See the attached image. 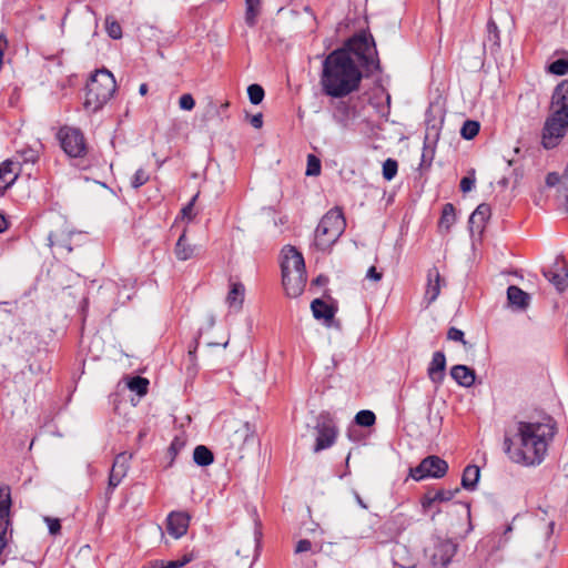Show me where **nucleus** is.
I'll use <instances>...</instances> for the list:
<instances>
[{"label": "nucleus", "instance_id": "nucleus-22", "mask_svg": "<svg viewBox=\"0 0 568 568\" xmlns=\"http://www.w3.org/2000/svg\"><path fill=\"white\" fill-rule=\"evenodd\" d=\"M484 47L489 48L491 53H496L500 49V31L494 19H488L486 24V39Z\"/></svg>", "mask_w": 568, "mask_h": 568}, {"label": "nucleus", "instance_id": "nucleus-30", "mask_svg": "<svg viewBox=\"0 0 568 568\" xmlns=\"http://www.w3.org/2000/svg\"><path fill=\"white\" fill-rule=\"evenodd\" d=\"M193 460L199 466H209L213 463V453L204 445H199L194 448Z\"/></svg>", "mask_w": 568, "mask_h": 568}, {"label": "nucleus", "instance_id": "nucleus-31", "mask_svg": "<svg viewBox=\"0 0 568 568\" xmlns=\"http://www.w3.org/2000/svg\"><path fill=\"white\" fill-rule=\"evenodd\" d=\"M197 348V341H195V345L193 348L189 349V365L186 367V381H185V389L192 385L193 379L197 375V365L195 363V352Z\"/></svg>", "mask_w": 568, "mask_h": 568}, {"label": "nucleus", "instance_id": "nucleus-29", "mask_svg": "<svg viewBox=\"0 0 568 568\" xmlns=\"http://www.w3.org/2000/svg\"><path fill=\"white\" fill-rule=\"evenodd\" d=\"M545 276L548 278V281L555 285V287L562 292L568 287V271L562 270L561 272H545Z\"/></svg>", "mask_w": 568, "mask_h": 568}, {"label": "nucleus", "instance_id": "nucleus-7", "mask_svg": "<svg viewBox=\"0 0 568 568\" xmlns=\"http://www.w3.org/2000/svg\"><path fill=\"white\" fill-rule=\"evenodd\" d=\"M568 130V119L566 116L550 113L544 123L541 130V145L546 150L558 146Z\"/></svg>", "mask_w": 568, "mask_h": 568}, {"label": "nucleus", "instance_id": "nucleus-44", "mask_svg": "<svg viewBox=\"0 0 568 568\" xmlns=\"http://www.w3.org/2000/svg\"><path fill=\"white\" fill-rule=\"evenodd\" d=\"M166 531L173 539H178V511L175 510L168 515Z\"/></svg>", "mask_w": 568, "mask_h": 568}, {"label": "nucleus", "instance_id": "nucleus-41", "mask_svg": "<svg viewBox=\"0 0 568 568\" xmlns=\"http://www.w3.org/2000/svg\"><path fill=\"white\" fill-rule=\"evenodd\" d=\"M548 70L552 74L565 75L568 73V60L557 59L549 64Z\"/></svg>", "mask_w": 568, "mask_h": 568}, {"label": "nucleus", "instance_id": "nucleus-10", "mask_svg": "<svg viewBox=\"0 0 568 568\" xmlns=\"http://www.w3.org/2000/svg\"><path fill=\"white\" fill-rule=\"evenodd\" d=\"M317 432L314 452L318 453L329 448L336 440L337 427L331 419L318 422L316 427Z\"/></svg>", "mask_w": 568, "mask_h": 568}, {"label": "nucleus", "instance_id": "nucleus-59", "mask_svg": "<svg viewBox=\"0 0 568 568\" xmlns=\"http://www.w3.org/2000/svg\"><path fill=\"white\" fill-rule=\"evenodd\" d=\"M251 124L255 129L262 128V125H263V116H262V114L257 113V114L253 115L252 119H251Z\"/></svg>", "mask_w": 568, "mask_h": 568}, {"label": "nucleus", "instance_id": "nucleus-54", "mask_svg": "<svg viewBox=\"0 0 568 568\" xmlns=\"http://www.w3.org/2000/svg\"><path fill=\"white\" fill-rule=\"evenodd\" d=\"M311 549H312V542L308 539H301L296 544L295 552L296 554H302V552H306V551H308Z\"/></svg>", "mask_w": 568, "mask_h": 568}, {"label": "nucleus", "instance_id": "nucleus-14", "mask_svg": "<svg viewBox=\"0 0 568 568\" xmlns=\"http://www.w3.org/2000/svg\"><path fill=\"white\" fill-rule=\"evenodd\" d=\"M551 113L568 119V80L561 81L551 95Z\"/></svg>", "mask_w": 568, "mask_h": 568}, {"label": "nucleus", "instance_id": "nucleus-3", "mask_svg": "<svg viewBox=\"0 0 568 568\" xmlns=\"http://www.w3.org/2000/svg\"><path fill=\"white\" fill-rule=\"evenodd\" d=\"M115 89V79L109 70L95 71L87 84L84 109L90 112L99 111L112 98Z\"/></svg>", "mask_w": 568, "mask_h": 568}, {"label": "nucleus", "instance_id": "nucleus-21", "mask_svg": "<svg viewBox=\"0 0 568 568\" xmlns=\"http://www.w3.org/2000/svg\"><path fill=\"white\" fill-rule=\"evenodd\" d=\"M452 378L463 387H470L475 384V371L466 365H455L450 368Z\"/></svg>", "mask_w": 568, "mask_h": 568}, {"label": "nucleus", "instance_id": "nucleus-47", "mask_svg": "<svg viewBox=\"0 0 568 568\" xmlns=\"http://www.w3.org/2000/svg\"><path fill=\"white\" fill-rule=\"evenodd\" d=\"M447 338L454 342H460L465 347L468 343L464 339V332L457 327H450L447 332Z\"/></svg>", "mask_w": 568, "mask_h": 568}, {"label": "nucleus", "instance_id": "nucleus-23", "mask_svg": "<svg viewBox=\"0 0 568 568\" xmlns=\"http://www.w3.org/2000/svg\"><path fill=\"white\" fill-rule=\"evenodd\" d=\"M507 300L511 306L519 310H526L530 303L529 294L516 285H510L507 288Z\"/></svg>", "mask_w": 568, "mask_h": 568}, {"label": "nucleus", "instance_id": "nucleus-53", "mask_svg": "<svg viewBox=\"0 0 568 568\" xmlns=\"http://www.w3.org/2000/svg\"><path fill=\"white\" fill-rule=\"evenodd\" d=\"M10 527V518H0V542H8V529Z\"/></svg>", "mask_w": 568, "mask_h": 568}, {"label": "nucleus", "instance_id": "nucleus-40", "mask_svg": "<svg viewBox=\"0 0 568 568\" xmlns=\"http://www.w3.org/2000/svg\"><path fill=\"white\" fill-rule=\"evenodd\" d=\"M397 170H398V163L396 160L394 159H387L384 163H383V178L386 180V181H390L393 180L396 174H397Z\"/></svg>", "mask_w": 568, "mask_h": 568}, {"label": "nucleus", "instance_id": "nucleus-34", "mask_svg": "<svg viewBox=\"0 0 568 568\" xmlns=\"http://www.w3.org/2000/svg\"><path fill=\"white\" fill-rule=\"evenodd\" d=\"M148 386L149 381L141 376H134L128 383L130 390L135 392L139 396H144L148 393Z\"/></svg>", "mask_w": 568, "mask_h": 568}, {"label": "nucleus", "instance_id": "nucleus-46", "mask_svg": "<svg viewBox=\"0 0 568 568\" xmlns=\"http://www.w3.org/2000/svg\"><path fill=\"white\" fill-rule=\"evenodd\" d=\"M199 557H200L199 549L192 548L190 550H185V552L182 556H180V568L192 562L193 560H195Z\"/></svg>", "mask_w": 568, "mask_h": 568}, {"label": "nucleus", "instance_id": "nucleus-63", "mask_svg": "<svg viewBox=\"0 0 568 568\" xmlns=\"http://www.w3.org/2000/svg\"><path fill=\"white\" fill-rule=\"evenodd\" d=\"M146 92H148V85H146L145 83H142V84L140 85V88H139V93H140L141 95H145V94H146Z\"/></svg>", "mask_w": 568, "mask_h": 568}, {"label": "nucleus", "instance_id": "nucleus-48", "mask_svg": "<svg viewBox=\"0 0 568 568\" xmlns=\"http://www.w3.org/2000/svg\"><path fill=\"white\" fill-rule=\"evenodd\" d=\"M142 568H178V560L164 562L163 560H152Z\"/></svg>", "mask_w": 568, "mask_h": 568}, {"label": "nucleus", "instance_id": "nucleus-56", "mask_svg": "<svg viewBox=\"0 0 568 568\" xmlns=\"http://www.w3.org/2000/svg\"><path fill=\"white\" fill-rule=\"evenodd\" d=\"M236 434H241L244 437L245 442L248 439V437L253 438V432L248 423H245L240 429H237Z\"/></svg>", "mask_w": 568, "mask_h": 568}, {"label": "nucleus", "instance_id": "nucleus-27", "mask_svg": "<svg viewBox=\"0 0 568 568\" xmlns=\"http://www.w3.org/2000/svg\"><path fill=\"white\" fill-rule=\"evenodd\" d=\"M262 0H245V23L254 27L261 13Z\"/></svg>", "mask_w": 568, "mask_h": 568}, {"label": "nucleus", "instance_id": "nucleus-51", "mask_svg": "<svg viewBox=\"0 0 568 568\" xmlns=\"http://www.w3.org/2000/svg\"><path fill=\"white\" fill-rule=\"evenodd\" d=\"M44 521L48 524V529L51 535H58L60 532L61 524L59 519L44 517Z\"/></svg>", "mask_w": 568, "mask_h": 568}, {"label": "nucleus", "instance_id": "nucleus-37", "mask_svg": "<svg viewBox=\"0 0 568 568\" xmlns=\"http://www.w3.org/2000/svg\"><path fill=\"white\" fill-rule=\"evenodd\" d=\"M376 416L372 410H359L355 416V423L359 426L371 427L375 424Z\"/></svg>", "mask_w": 568, "mask_h": 568}, {"label": "nucleus", "instance_id": "nucleus-15", "mask_svg": "<svg viewBox=\"0 0 568 568\" xmlns=\"http://www.w3.org/2000/svg\"><path fill=\"white\" fill-rule=\"evenodd\" d=\"M282 254V273L305 272L304 257L294 246H285Z\"/></svg>", "mask_w": 568, "mask_h": 568}, {"label": "nucleus", "instance_id": "nucleus-28", "mask_svg": "<svg viewBox=\"0 0 568 568\" xmlns=\"http://www.w3.org/2000/svg\"><path fill=\"white\" fill-rule=\"evenodd\" d=\"M456 221L455 207L452 203H446L442 211V216L439 219L438 226L440 230H445L448 232L452 225Z\"/></svg>", "mask_w": 568, "mask_h": 568}, {"label": "nucleus", "instance_id": "nucleus-43", "mask_svg": "<svg viewBox=\"0 0 568 568\" xmlns=\"http://www.w3.org/2000/svg\"><path fill=\"white\" fill-rule=\"evenodd\" d=\"M321 173V161L314 154H308L305 174L307 176H316Z\"/></svg>", "mask_w": 568, "mask_h": 568}, {"label": "nucleus", "instance_id": "nucleus-42", "mask_svg": "<svg viewBox=\"0 0 568 568\" xmlns=\"http://www.w3.org/2000/svg\"><path fill=\"white\" fill-rule=\"evenodd\" d=\"M196 247L185 243V235H180V260H189L195 255Z\"/></svg>", "mask_w": 568, "mask_h": 568}, {"label": "nucleus", "instance_id": "nucleus-1", "mask_svg": "<svg viewBox=\"0 0 568 568\" xmlns=\"http://www.w3.org/2000/svg\"><path fill=\"white\" fill-rule=\"evenodd\" d=\"M555 435L554 426L544 423L517 422L504 439L505 452L516 464L539 465Z\"/></svg>", "mask_w": 568, "mask_h": 568}, {"label": "nucleus", "instance_id": "nucleus-58", "mask_svg": "<svg viewBox=\"0 0 568 568\" xmlns=\"http://www.w3.org/2000/svg\"><path fill=\"white\" fill-rule=\"evenodd\" d=\"M169 452L172 455L171 464L173 463L175 455L178 454V436H175L169 447Z\"/></svg>", "mask_w": 568, "mask_h": 568}, {"label": "nucleus", "instance_id": "nucleus-13", "mask_svg": "<svg viewBox=\"0 0 568 568\" xmlns=\"http://www.w3.org/2000/svg\"><path fill=\"white\" fill-rule=\"evenodd\" d=\"M282 283L287 296L297 297L304 292L306 272L282 273Z\"/></svg>", "mask_w": 568, "mask_h": 568}, {"label": "nucleus", "instance_id": "nucleus-9", "mask_svg": "<svg viewBox=\"0 0 568 568\" xmlns=\"http://www.w3.org/2000/svg\"><path fill=\"white\" fill-rule=\"evenodd\" d=\"M457 544L452 539L437 538L430 556L434 568H445L456 555Z\"/></svg>", "mask_w": 568, "mask_h": 568}, {"label": "nucleus", "instance_id": "nucleus-49", "mask_svg": "<svg viewBox=\"0 0 568 568\" xmlns=\"http://www.w3.org/2000/svg\"><path fill=\"white\" fill-rule=\"evenodd\" d=\"M195 106V100L191 93H184L180 97V109L191 111Z\"/></svg>", "mask_w": 568, "mask_h": 568}, {"label": "nucleus", "instance_id": "nucleus-17", "mask_svg": "<svg viewBox=\"0 0 568 568\" xmlns=\"http://www.w3.org/2000/svg\"><path fill=\"white\" fill-rule=\"evenodd\" d=\"M490 215V206L486 203L479 204L469 216L468 223L470 232L481 234L485 229L486 222L489 220Z\"/></svg>", "mask_w": 568, "mask_h": 568}, {"label": "nucleus", "instance_id": "nucleus-19", "mask_svg": "<svg viewBox=\"0 0 568 568\" xmlns=\"http://www.w3.org/2000/svg\"><path fill=\"white\" fill-rule=\"evenodd\" d=\"M459 491L458 488L455 490L438 489L435 491H427L420 499V505L424 511L432 508L435 503L449 501L454 498L455 494Z\"/></svg>", "mask_w": 568, "mask_h": 568}, {"label": "nucleus", "instance_id": "nucleus-50", "mask_svg": "<svg viewBox=\"0 0 568 568\" xmlns=\"http://www.w3.org/2000/svg\"><path fill=\"white\" fill-rule=\"evenodd\" d=\"M475 172L471 171V173L467 176H464L460 181V190L462 192L464 193H467L469 191L473 190L474 185H475V176H474Z\"/></svg>", "mask_w": 568, "mask_h": 568}, {"label": "nucleus", "instance_id": "nucleus-55", "mask_svg": "<svg viewBox=\"0 0 568 568\" xmlns=\"http://www.w3.org/2000/svg\"><path fill=\"white\" fill-rule=\"evenodd\" d=\"M382 277H383V273L377 271L375 266H371L366 272L367 280H371L374 282H379L382 280Z\"/></svg>", "mask_w": 568, "mask_h": 568}, {"label": "nucleus", "instance_id": "nucleus-12", "mask_svg": "<svg viewBox=\"0 0 568 568\" xmlns=\"http://www.w3.org/2000/svg\"><path fill=\"white\" fill-rule=\"evenodd\" d=\"M333 120L343 129L349 128L351 123L357 118V110L348 101H337L333 105Z\"/></svg>", "mask_w": 568, "mask_h": 568}, {"label": "nucleus", "instance_id": "nucleus-60", "mask_svg": "<svg viewBox=\"0 0 568 568\" xmlns=\"http://www.w3.org/2000/svg\"><path fill=\"white\" fill-rule=\"evenodd\" d=\"M559 182V176L557 173H549L546 178V183L549 186H554Z\"/></svg>", "mask_w": 568, "mask_h": 568}, {"label": "nucleus", "instance_id": "nucleus-38", "mask_svg": "<svg viewBox=\"0 0 568 568\" xmlns=\"http://www.w3.org/2000/svg\"><path fill=\"white\" fill-rule=\"evenodd\" d=\"M105 30L110 38L118 40L122 38V28L118 21L111 17L105 19Z\"/></svg>", "mask_w": 568, "mask_h": 568}, {"label": "nucleus", "instance_id": "nucleus-11", "mask_svg": "<svg viewBox=\"0 0 568 568\" xmlns=\"http://www.w3.org/2000/svg\"><path fill=\"white\" fill-rule=\"evenodd\" d=\"M131 457V455H126L125 453H121L115 457L109 475L106 494H112L126 476Z\"/></svg>", "mask_w": 568, "mask_h": 568}, {"label": "nucleus", "instance_id": "nucleus-8", "mask_svg": "<svg viewBox=\"0 0 568 568\" xmlns=\"http://www.w3.org/2000/svg\"><path fill=\"white\" fill-rule=\"evenodd\" d=\"M448 464L443 458L430 455L425 457L418 466L410 468L409 475L415 480L419 481L425 478H442L447 474Z\"/></svg>", "mask_w": 568, "mask_h": 568}, {"label": "nucleus", "instance_id": "nucleus-5", "mask_svg": "<svg viewBox=\"0 0 568 568\" xmlns=\"http://www.w3.org/2000/svg\"><path fill=\"white\" fill-rule=\"evenodd\" d=\"M346 221L342 209L329 210L320 221L314 236V245L325 251L329 248L344 233Z\"/></svg>", "mask_w": 568, "mask_h": 568}, {"label": "nucleus", "instance_id": "nucleus-52", "mask_svg": "<svg viewBox=\"0 0 568 568\" xmlns=\"http://www.w3.org/2000/svg\"><path fill=\"white\" fill-rule=\"evenodd\" d=\"M191 515L189 513L180 511V537L187 532Z\"/></svg>", "mask_w": 568, "mask_h": 568}, {"label": "nucleus", "instance_id": "nucleus-62", "mask_svg": "<svg viewBox=\"0 0 568 568\" xmlns=\"http://www.w3.org/2000/svg\"><path fill=\"white\" fill-rule=\"evenodd\" d=\"M7 229V221L4 216L0 213V233H2Z\"/></svg>", "mask_w": 568, "mask_h": 568}, {"label": "nucleus", "instance_id": "nucleus-20", "mask_svg": "<svg viewBox=\"0 0 568 568\" xmlns=\"http://www.w3.org/2000/svg\"><path fill=\"white\" fill-rule=\"evenodd\" d=\"M311 310H312L313 316L316 320H323L326 325H329V323L333 321L335 313H336V307L327 304L326 302H324L321 298H315L311 303Z\"/></svg>", "mask_w": 568, "mask_h": 568}, {"label": "nucleus", "instance_id": "nucleus-45", "mask_svg": "<svg viewBox=\"0 0 568 568\" xmlns=\"http://www.w3.org/2000/svg\"><path fill=\"white\" fill-rule=\"evenodd\" d=\"M149 173L144 169H139L131 178L130 183L133 189H139L140 186L144 185L149 181Z\"/></svg>", "mask_w": 568, "mask_h": 568}, {"label": "nucleus", "instance_id": "nucleus-32", "mask_svg": "<svg viewBox=\"0 0 568 568\" xmlns=\"http://www.w3.org/2000/svg\"><path fill=\"white\" fill-rule=\"evenodd\" d=\"M11 493L9 486H0V518H10Z\"/></svg>", "mask_w": 568, "mask_h": 568}, {"label": "nucleus", "instance_id": "nucleus-16", "mask_svg": "<svg viewBox=\"0 0 568 568\" xmlns=\"http://www.w3.org/2000/svg\"><path fill=\"white\" fill-rule=\"evenodd\" d=\"M445 284L440 276L439 270L436 266L427 271V284L425 291V301L427 305L434 303L440 294L442 286Z\"/></svg>", "mask_w": 568, "mask_h": 568}, {"label": "nucleus", "instance_id": "nucleus-35", "mask_svg": "<svg viewBox=\"0 0 568 568\" xmlns=\"http://www.w3.org/2000/svg\"><path fill=\"white\" fill-rule=\"evenodd\" d=\"M480 125L479 122L467 120L464 122L460 129V135L466 140L474 139L479 132Z\"/></svg>", "mask_w": 568, "mask_h": 568}, {"label": "nucleus", "instance_id": "nucleus-39", "mask_svg": "<svg viewBox=\"0 0 568 568\" xmlns=\"http://www.w3.org/2000/svg\"><path fill=\"white\" fill-rule=\"evenodd\" d=\"M247 94L252 104H260L264 99V89L260 84H251L247 88Z\"/></svg>", "mask_w": 568, "mask_h": 568}, {"label": "nucleus", "instance_id": "nucleus-26", "mask_svg": "<svg viewBox=\"0 0 568 568\" xmlns=\"http://www.w3.org/2000/svg\"><path fill=\"white\" fill-rule=\"evenodd\" d=\"M480 477V469L476 465L465 467L462 476V486L467 490H474Z\"/></svg>", "mask_w": 568, "mask_h": 568}, {"label": "nucleus", "instance_id": "nucleus-2", "mask_svg": "<svg viewBox=\"0 0 568 568\" xmlns=\"http://www.w3.org/2000/svg\"><path fill=\"white\" fill-rule=\"evenodd\" d=\"M363 74L347 50H333L323 61L321 87L325 95L342 99L357 91Z\"/></svg>", "mask_w": 568, "mask_h": 568}, {"label": "nucleus", "instance_id": "nucleus-64", "mask_svg": "<svg viewBox=\"0 0 568 568\" xmlns=\"http://www.w3.org/2000/svg\"><path fill=\"white\" fill-rule=\"evenodd\" d=\"M508 183L509 181L507 178H503L501 180L498 181V184L504 189L508 186Z\"/></svg>", "mask_w": 568, "mask_h": 568}, {"label": "nucleus", "instance_id": "nucleus-57", "mask_svg": "<svg viewBox=\"0 0 568 568\" xmlns=\"http://www.w3.org/2000/svg\"><path fill=\"white\" fill-rule=\"evenodd\" d=\"M22 156H23L24 162H31V163H34L38 159V155H37L36 151H33V150L23 151Z\"/></svg>", "mask_w": 568, "mask_h": 568}, {"label": "nucleus", "instance_id": "nucleus-6", "mask_svg": "<svg viewBox=\"0 0 568 568\" xmlns=\"http://www.w3.org/2000/svg\"><path fill=\"white\" fill-rule=\"evenodd\" d=\"M57 138L70 158H83L87 154V141L80 129L64 125L58 131Z\"/></svg>", "mask_w": 568, "mask_h": 568}, {"label": "nucleus", "instance_id": "nucleus-61", "mask_svg": "<svg viewBox=\"0 0 568 568\" xmlns=\"http://www.w3.org/2000/svg\"><path fill=\"white\" fill-rule=\"evenodd\" d=\"M313 283L315 285H325L328 283V277L325 276V275H318L314 281Z\"/></svg>", "mask_w": 568, "mask_h": 568}, {"label": "nucleus", "instance_id": "nucleus-33", "mask_svg": "<svg viewBox=\"0 0 568 568\" xmlns=\"http://www.w3.org/2000/svg\"><path fill=\"white\" fill-rule=\"evenodd\" d=\"M70 233L60 235L50 233L48 235V244L50 247L59 246L61 248H64L68 253H71L72 247L70 246Z\"/></svg>", "mask_w": 568, "mask_h": 568}, {"label": "nucleus", "instance_id": "nucleus-4", "mask_svg": "<svg viewBox=\"0 0 568 568\" xmlns=\"http://www.w3.org/2000/svg\"><path fill=\"white\" fill-rule=\"evenodd\" d=\"M337 50H347V54L353 53L361 67L366 71H379L381 64L378 53L376 50V43L373 36L365 30L359 31L349 38L343 48Z\"/></svg>", "mask_w": 568, "mask_h": 568}, {"label": "nucleus", "instance_id": "nucleus-24", "mask_svg": "<svg viewBox=\"0 0 568 568\" xmlns=\"http://www.w3.org/2000/svg\"><path fill=\"white\" fill-rule=\"evenodd\" d=\"M18 178V173H14V163L12 161H4L0 165V189L1 194L10 187L16 179Z\"/></svg>", "mask_w": 568, "mask_h": 568}, {"label": "nucleus", "instance_id": "nucleus-36", "mask_svg": "<svg viewBox=\"0 0 568 568\" xmlns=\"http://www.w3.org/2000/svg\"><path fill=\"white\" fill-rule=\"evenodd\" d=\"M197 196L199 192L192 195L189 203L180 210V220L191 222L196 216L197 212L194 210V203Z\"/></svg>", "mask_w": 568, "mask_h": 568}, {"label": "nucleus", "instance_id": "nucleus-18", "mask_svg": "<svg viewBox=\"0 0 568 568\" xmlns=\"http://www.w3.org/2000/svg\"><path fill=\"white\" fill-rule=\"evenodd\" d=\"M446 356L442 351L433 354L432 362L427 368L429 379L435 384H440L445 377Z\"/></svg>", "mask_w": 568, "mask_h": 568}, {"label": "nucleus", "instance_id": "nucleus-25", "mask_svg": "<svg viewBox=\"0 0 568 568\" xmlns=\"http://www.w3.org/2000/svg\"><path fill=\"white\" fill-rule=\"evenodd\" d=\"M245 288L241 283H233L231 290L226 296V303L230 308L240 311L244 302Z\"/></svg>", "mask_w": 568, "mask_h": 568}]
</instances>
